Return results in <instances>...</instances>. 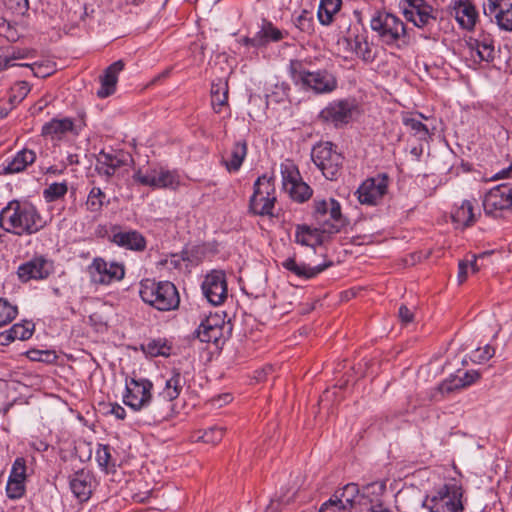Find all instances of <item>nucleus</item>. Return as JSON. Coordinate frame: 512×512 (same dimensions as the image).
<instances>
[{
	"mask_svg": "<svg viewBox=\"0 0 512 512\" xmlns=\"http://www.w3.org/2000/svg\"><path fill=\"white\" fill-rule=\"evenodd\" d=\"M0 225L18 236L32 235L46 226V221L29 202L13 200L0 212Z\"/></svg>",
	"mask_w": 512,
	"mask_h": 512,
	"instance_id": "1",
	"label": "nucleus"
},
{
	"mask_svg": "<svg viewBox=\"0 0 512 512\" xmlns=\"http://www.w3.org/2000/svg\"><path fill=\"white\" fill-rule=\"evenodd\" d=\"M289 72L293 82L304 90H311L315 94H325L337 88V79L327 70L309 71L299 60H292Z\"/></svg>",
	"mask_w": 512,
	"mask_h": 512,
	"instance_id": "2",
	"label": "nucleus"
},
{
	"mask_svg": "<svg viewBox=\"0 0 512 512\" xmlns=\"http://www.w3.org/2000/svg\"><path fill=\"white\" fill-rule=\"evenodd\" d=\"M141 299L159 311L177 309L180 297L176 286L169 281L156 282L146 279L140 284Z\"/></svg>",
	"mask_w": 512,
	"mask_h": 512,
	"instance_id": "3",
	"label": "nucleus"
},
{
	"mask_svg": "<svg viewBox=\"0 0 512 512\" xmlns=\"http://www.w3.org/2000/svg\"><path fill=\"white\" fill-rule=\"evenodd\" d=\"M370 27L377 33L380 41L388 46L407 43L406 26L392 13L377 11L370 20Z\"/></svg>",
	"mask_w": 512,
	"mask_h": 512,
	"instance_id": "4",
	"label": "nucleus"
},
{
	"mask_svg": "<svg viewBox=\"0 0 512 512\" xmlns=\"http://www.w3.org/2000/svg\"><path fill=\"white\" fill-rule=\"evenodd\" d=\"M462 496L461 485L447 483L427 495L422 505L430 512H462Z\"/></svg>",
	"mask_w": 512,
	"mask_h": 512,
	"instance_id": "5",
	"label": "nucleus"
},
{
	"mask_svg": "<svg viewBox=\"0 0 512 512\" xmlns=\"http://www.w3.org/2000/svg\"><path fill=\"white\" fill-rule=\"evenodd\" d=\"M313 207V217L323 233L336 234L348 224L341 212L340 203L334 198L315 199Z\"/></svg>",
	"mask_w": 512,
	"mask_h": 512,
	"instance_id": "6",
	"label": "nucleus"
},
{
	"mask_svg": "<svg viewBox=\"0 0 512 512\" xmlns=\"http://www.w3.org/2000/svg\"><path fill=\"white\" fill-rule=\"evenodd\" d=\"M276 202L274 178L267 175L259 176L253 185V194L249 200L250 211L259 216H274Z\"/></svg>",
	"mask_w": 512,
	"mask_h": 512,
	"instance_id": "7",
	"label": "nucleus"
},
{
	"mask_svg": "<svg viewBox=\"0 0 512 512\" xmlns=\"http://www.w3.org/2000/svg\"><path fill=\"white\" fill-rule=\"evenodd\" d=\"M314 164L322 171L328 180H336L340 174L344 157L337 151V146L332 142H320L311 152Z\"/></svg>",
	"mask_w": 512,
	"mask_h": 512,
	"instance_id": "8",
	"label": "nucleus"
},
{
	"mask_svg": "<svg viewBox=\"0 0 512 512\" xmlns=\"http://www.w3.org/2000/svg\"><path fill=\"white\" fill-rule=\"evenodd\" d=\"M483 209L492 218L512 213V180L492 188L483 199Z\"/></svg>",
	"mask_w": 512,
	"mask_h": 512,
	"instance_id": "9",
	"label": "nucleus"
},
{
	"mask_svg": "<svg viewBox=\"0 0 512 512\" xmlns=\"http://www.w3.org/2000/svg\"><path fill=\"white\" fill-rule=\"evenodd\" d=\"M232 327L230 323H225L224 318L218 314L209 315L203 319L195 330L194 335L201 342L213 343L219 346L231 334Z\"/></svg>",
	"mask_w": 512,
	"mask_h": 512,
	"instance_id": "10",
	"label": "nucleus"
},
{
	"mask_svg": "<svg viewBox=\"0 0 512 512\" xmlns=\"http://www.w3.org/2000/svg\"><path fill=\"white\" fill-rule=\"evenodd\" d=\"M153 384L145 378H131L126 380V390L123 395L125 405L134 411H140L148 407L151 401Z\"/></svg>",
	"mask_w": 512,
	"mask_h": 512,
	"instance_id": "11",
	"label": "nucleus"
},
{
	"mask_svg": "<svg viewBox=\"0 0 512 512\" xmlns=\"http://www.w3.org/2000/svg\"><path fill=\"white\" fill-rule=\"evenodd\" d=\"M403 1L407 4L403 11L405 18L418 28L431 30L437 22L438 10L425 0Z\"/></svg>",
	"mask_w": 512,
	"mask_h": 512,
	"instance_id": "12",
	"label": "nucleus"
},
{
	"mask_svg": "<svg viewBox=\"0 0 512 512\" xmlns=\"http://www.w3.org/2000/svg\"><path fill=\"white\" fill-rule=\"evenodd\" d=\"M133 179L141 185L149 186L153 189H175L179 185L177 173L163 167L148 168L145 172L142 169H138L135 171Z\"/></svg>",
	"mask_w": 512,
	"mask_h": 512,
	"instance_id": "13",
	"label": "nucleus"
},
{
	"mask_svg": "<svg viewBox=\"0 0 512 512\" xmlns=\"http://www.w3.org/2000/svg\"><path fill=\"white\" fill-rule=\"evenodd\" d=\"M357 106L354 100L341 99L330 102L319 114V119L335 128L347 125L352 119Z\"/></svg>",
	"mask_w": 512,
	"mask_h": 512,
	"instance_id": "14",
	"label": "nucleus"
},
{
	"mask_svg": "<svg viewBox=\"0 0 512 512\" xmlns=\"http://www.w3.org/2000/svg\"><path fill=\"white\" fill-rule=\"evenodd\" d=\"M91 281L99 285H108L124 278L125 269L122 264L106 262L103 258H95L88 267Z\"/></svg>",
	"mask_w": 512,
	"mask_h": 512,
	"instance_id": "15",
	"label": "nucleus"
},
{
	"mask_svg": "<svg viewBox=\"0 0 512 512\" xmlns=\"http://www.w3.org/2000/svg\"><path fill=\"white\" fill-rule=\"evenodd\" d=\"M202 291L206 299L213 305H221L227 298L226 274L222 270H212L202 282Z\"/></svg>",
	"mask_w": 512,
	"mask_h": 512,
	"instance_id": "16",
	"label": "nucleus"
},
{
	"mask_svg": "<svg viewBox=\"0 0 512 512\" xmlns=\"http://www.w3.org/2000/svg\"><path fill=\"white\" fill-rule=\"evenodd\" d=\"M281 174L283 187L289 192L293 200L302 203L310 199L313 190L308 184L298 179L299 172L294 166L282 165Z\"/></svg>",
	"mask_w": 512,
	"mask_h": 512,
	"instance_id": "17",
	"label": "nucleus"
},
{
	"mask_svg": "<svg viewBox=\"0 0 512 512\" xmlns=\"http://www.w3.org/2000/svg\"><path fill=\"white\" fill-rule=\"evenodd\" d=\"M388 177L379 174L376 177L366 179L358 188V200L361 204L375 205L386 194Z\"/></svg>",
	"mask_w": 512,
	"mask_h": 512,
	"instance_id": "18",
	"label": "nucleus"
},
{
	"mask_svg": "<svg viewBox=\"0 0 512 512\" xmlns=\"http://www.w3.org/2000/svg\"><path fill=\"white\" fill-rule=\"evenodd\" d=\"M110 241L127 250L142 252L146 249V239L142 233L133 229H123L119 225L111 227Z\"/></svg>",
	"mask_w": 512,
	"mask_h": 512,
	"instance_id": "19",
	"label": "nucleus"
},
{
	"mask_svg": "<svg viewBox=\"0 0 512 512\" xmlns=\"http://www.w3.org/2000/svg\"><path fill=\"white\" fill-rule=\"evenodd\" d=\"M483 13L491 20L494 17L501 29L512 31V0H487Z\"/></svg>",
	"mask_w": 512,
	"mask_h": 512,
	"instance_id": "20",
	"label": "nucleus"
},
{
	"mask_svg": "<svg viewBox=\"0 0 512 512\" xmlns=\"http://www.w3.org/2000/svg\"><path fill=\"white\" fill-rule=\"evenodd\" d=\"M128 160H132L128 153L122 151L106 152L102 150L96 158L95 170L98 174L109 178L115 174L118 168L126 165Z\"/></svg>",
	"mask_w": 512,
	"mask_h": 512,
	"instance_id": "21",
	"label": "nucleus"
},
{
	"mask_svg": "<svg viewBox=\"0 0 512 512\" xmlns=\"http://www.w3.org/2000/svg\"><path fill=\"white\" fill-rule=\"evenodd\" d=\"M52 272V264L44 257H35L18 267V277L23 282L32 279L41 280L47 278Z\"/></svg>",
	"mask_w": 512,
	"mask_h": 512,
	"instance_id": "22",
	"label": "nucleus"
},
{
	"mask_svg": "<svg viewBox=\"0 0 512 512\" xmlns=\"http://www.w3.org/2000/svg\"><path fill=\"white\" fill-rule=\"evenodd\" d=\"M470 49L471 57L479 62L485 61L490 63L494 60L496 55L494 38L487 33H481L476 38H470L467 42Z\"/></svg>",
	"mask_w": 512,
	"mask_h": 512,
	"instance_id": "23",
	"label": "nucleus"
},
{
	"mask_svg": "<svg viewBox=\"0 0 512 512\" xmlns=\"http://www.w3.org/2000/svg\"><path fill=\"white\" fill-rule=\"evenodd\" d=\"M36 56V51L30 48L7 47L0 53V72L12 67L28 68L29 63H19L20 60H30Z\"/></svg>",
	"mask_w": 512,
	"mask_h": 512,
	"instance_id": "24",
	"label": "nucleus"
},
{
	"mask_svg": "<svg viewBox=\"0 0 512 512\" xmlns=\"http://www.w3.org/2000/svg\"><path fill=\"white\" fill-rule=\"evenodd\" d=\"M124 66V62L122 60H118L104 70L103 75L99 77L100 88L96 92L99 98L104 99L115 93L118 75L124 69Z\"/></svg>",
	"mask_w": 512,
	"mask_h": 512,
	"instance_id": "25",
	"label": "nucleus"
},
{
	"mask_svg": "<svg viewBox=\"0 0 512 512\" xmlns=\"http://www.w3.org/2000/svg\"><path fill=\"white\" fill-rule=\"evenodd\" d=\"M93 482L92 473L81 469L70 477V489L79 501H87L92 494Z\"/></svg>",
	"mask_w": 512,
	"mask_h": 512,
	"instance_id": "26",
	"label": "nucleus"
},
{
	"mask_svg": "<svg viewBox=\"0 0 512 512\" xmlns=\"http://www.w3.org/2000/svg\"><path fill=\"white\" fill-rule=\"evenodd\" d=\"M453 13L459 25L466 30H472L478 19V12L472 0H456Z\"/></svg>",
	"mask_w": 512,
	"mask_h": 512,
	"instance_id": "27",
	"label": "nucleus"
},
{
	"mask_svg": "<svg viewBox=\"0 0 512 512\" xmlns=\"http://www.w3.org/2000/svg\"><path fill=\"white\" fill-rule=\"evenodd\" d=\"M331 265H332V262H326V263L319 264L316 266H310L305 263H297L295 258H293V257H289L282 262V266L286 270L293 273L297 277L303 278L306 280L316 277L318 274L323 272L325 269H327Z\"/></svg>",
	"mask_w": 512,
	"mask_h": 512,
	"instance_id": "28",
	"label": "nucleus"
},
{
	"mask_svg": "<svg viewBox=\"0 0 512 512\" xmlns=\"http://www.w3.org/2000/svg\"><path fill=\"white\" fill-rule=\"evenodd\" d=\"M145 409L148 410V416L151 421L157 423L167 420L172 415L174 404L158 394L155 398L151 396V401Z\"/></svg>",
	"mask_w": 512,
	"mask_h": 512,
	"instance_id": "29",
	"label": "nucleus"
},
{
	"mask_svg": "<svg viewBox=\"0 0 512 512\" xmlns=\"http://www.w3.org/2000/svg\"><path fill=\"white\" fill-rule=\"evenodd\" d=\"M36 160V153L30 149H22L18 151L11 160H7V164L3 170L6 174L19 173L24 171L27 166L33 164Z\"/></svg>",
	"mask_w": 512,
	"mask_h": 512,
	"instance_id": "30",
	"label": "nucleus"
},
{
	"mask_svg": "<svg viewBox=\"0 0 512 512\" xmlns=\"http://www.w3.org/2000/svg\"><path fill=\"white\" fill-rule=\"evenodd\" d=\"M185 384V377L181 374L179 370L173 369L171 371V376L168 379H166L165 386L159 393V395H161L162 398L173 402L175 399L179 397Z\"/></svg>",
	"mask_w": 512,
	"mask_h": 512,
	"instance_id": "31",
	"label": "nucleus"
},
{
	"mask_svg": "<svg viewBox=\"0 0 512 512\" xmlns=\"http://www.w3.org/2000/svg\"><path fill=\"white\" fill-rule=\"evenodd\" d=\"M74 130V123L70 118L52 119L42 127L41 134L52 139H61L66 133Z\"/></svg>",
	"mask_w": 512,
	"mask_h": 512,
	"instance_id": "32",
	"label": "nucleus"
},
{
	"mask_svg": "<svg viewBox=\"0 0 512 512\" xmlns=\"http://www.w3.org/2000/svg\"><path fill=\"white\" fill-rule=\"evenodd\" d=\"M247 150L246 140H239L234 143L229 157L222 160V163L229 172H237L241 168L247 155Z\"/></svg>",
	"mask_w": 512,
	"mask_h": 512,
	"instance_id": "33",
	"label": "nucleus"
},
{
	"mask_svg": "<svg viewBox=\"0 0 512 512\" xmlns=\"http://www.w3.org/2000/svg\"><path fill=\"white\" fill-rule=\"evenodd\" d=\"M480 212L474 213V205L470 200H464L462 204L453 212L452 220L463 228L472 226L476 221Z\"/></svg>",
	"mask_w": 512,
	"mask_h": 512,
	"instance_id": "34",
	"label": "nucleus"
},
{
	"mask_svg": "<svg viewBox=\"0 0 512 512\" xmlns=\"http://www.w3.org/2000/svg\"><path fill=\"white\" fill-rule=\"evenodd\" d=\"M349 44L357 57L364 62L370 63L375 59V54L365 33L356 35Z\"/></svg>",
	"mask_w": 512,
	"mask_h": 512,
	"instance_id": "35",
	"label": "nucleus"
},
{
	"mask_svg": "<svg viewBox=\"0 0 512 512\" xmlns=\"http://www.w3.org/2000/svg\"><path fill=\"white\" fill-rule=\"evenodd\" d=\"M402 123L419 141H427L432 135L428 126L412 114H405L402 117Z\"/></svg>",
	"mask_w": 512,
	"mask_h": 512,
	"instance_id": "36",
	"label": "nucleus"
},
{
	"mask_svg": "<svg viewBox=\"0 0 512 512\" xmlns=\"http://www.w3.org/2000/svg\"><path fill=\"white\" fill-rule=\"evenodd\" d=\"M342 5V0H321L318 8V19L324 25H329L333 15L337 13Z\"/></svg>",
	"mask_w": 512,
	"mask_h": 512,
	"instance_id": "37",
	"label": "nucleus"
},
{
	"mask_svg": "<svg viewBox=\"0 0 512 512\" xmlns=\"http://www.w3.org/2000/svg\"><path fill=\"white\" fill-rule=\"evenodd\" d=\"M143 350L146 354L151 357L157 356H169L171 351V346L165 339H153L150 340L145 346H143Z\"/></svg>",
	"mask_w": 512,
	"mask_h": 512,
	"instance_id": "38",
	"label": "nucleus"
},
{
	"mask_svg": "<svg viewBox=\"0 0 512 512\" xmlns=\"http://www.w3.org/2000/svg\"><path fill=\"white\" fill-rule=\"evenodd\" d=\"M337 492L338 499L341 500L342 504L347 508V510L353 508L356 498L359 495L358 485L355 483H349Z\"/></svg>",
	"mask_w": 512,
	"mask_h": 512,
	"instance_id": "39",
	"label": "nucleus"
},
{
	"mask_svg": "<svg viewBox=\"0 0 512 512\" xmlns=\"http://www.w3.org/2000/svg\"><path fill=\"white\" fill-rule=\"evenodd\" d=\"M96 461L100 468L105 471L115 468L116 463L111 455V447L109 445L98 444L96 450Z\"/></svg>",
	"mask_w": 512,
	"mask_h": 512,
	"instance_id": "40",
	"label": "nucleus"
},
{
	"mask_svg": "<svg viewBox=\"0 0 512 512\" xmlns=\"http://www.w3.org/2000/svg\"><path fill=\"white\" fill-rule=\"evenodd\" d=\"M106 199L105 193L99 187H93L87 197L86 208L90 212H99Z\"/></svg>",
	"mask_w": 512,
	"mask_h": 512,
	"instance_id": "41",
	"label": "nucleus"
},
{
	"mask_svg": "<svg viewBox=\"0 0 512 512\" xmlns=\"http://www.w3.org/2000/svg\"><path fill=\"white\" fill-rule=\"evenodd\" d=\"M18 314V308L8 300L0 298V327L12 322Z\"/></svg>",
	"mask_w": 512,
	"mask_h": 512,
	"instance_id": "42",
	"label": "nucleus"
},
{
	"mask_svg": "<svg viewBox=\"0 0 512 512\" xmlns=\"http://www.w3.org/2000/svg\"><path fill=\"white\" fill-rule=\"evenodd\" d=\"M222 88L219 85H212L211 88V103L214 111L216 113H220L221 109L224 105L227 104L228 101V89L224 88L221 92Z\"/></svg>",
	"mask_w": 512,
	"mask_h": 512,
	"instance_id": "43",
	"label": "nucleus"
},
{
	"mask_svg": "<svg viewBox=\"0 0 512 512\" xmlns=\"http://www.w3.org/2000/svg\"><path fill=\"white\" fill-rule=\"evenodd\" d=\"M10 330L15 340L23 341L29 339L32 336L34 331V324L32 322L25 321L23 323L14 324Z\"/></svg>",
	"mask_w": 512,
	"mask_h": 512,
	"instance_id": "44",
	"label": "nucleus"
},
{
	"mask_svg": "<svg viewBox=\"0 0 512 512\" xmlns=\"http://www.w3.org/2000/svg\"><path fill=\"white\" fill-rule=\"evenodd\" d=\"M68 187L65 182L62 183H52L44 190V198L48 202L55 201L61 197H63L67 193Z\"/></svg>",
	"mask_w": 512,
	"mask_h": 512,
	"instance_id": "45",
	"label": "nucleus"
},
{
	"mask_svg": "<svg viewBox=\"0 0 512 512\" xmlns=\"http://www.w3.org/2000/svg\"><path fill=\"white\" fill-rule=\"evenodd\" d=\"M294 24L301 32L310 34L314 29L312 13L307 10H302L295 18Z\"/></svg>",
	"mask_w": 512,
	"mask_h": 512,
	"instance_id": "46",
	"label": "nucleus"
},
{
	"mask_svg": "<svg viewBox=\"0 0 512 512\" xmlns=\"http://www.w3.org/2000/svg\"><path fill=\"white\" fill-rule=\"evenodd\" d=\"M480 377L481 375L477 370L465 371L462 376H457V378L454 379L453 387L458 389L470 386L477 382Z\"/></svg>",
	"mask_w": 512,
	"mask_h": 512,
	"instance_id": "47",
	"label": "nucleus"
},
{
	"mask_svg": "<svg viewBox=\"0 0 512 512\" xmlns=\"http://www.w3.org/2000/svg\"><path fill=\"white\" fill-rule=\"evenodd\" d=\"M31 90V86L26 81H18L11 88L12 94L10 96V102L19 103L28 95Z\"/></svg>",
	"mask_w": 512,
	"mask_h": 512,
	"instance_id": "48",
	"label": "nucleus"
},
{
	"mask_svg": "<svg viewBox=\"0 0 512 512\" xmlns=\"http://www.w3.org/2000/svg\"><path fill=\"white\" fill-rule=\"evenodd\" d=\"M25 481L9 479L6 485L7 496L10 499H19L25 493Z\"/></svg>",
	"mask_w": 512,
	"mask_h": 512,
	"instance_id": "49",
	"label": "nucleus"
},
{
	"mask_svg": "<svg viewBox=\"0 0 512 512\" xmlns=\"http://www.w3.org/2000/svg\"><path fill=\"white\" fill-rule=\"evenodd\" d=\"M262 33H265V37L268 43L270 41L278 42L284 38L282 31L267 20H263Z\"/></svg>",
	"mask_w": 512,
	"mask_h": 512,
	"instance_id": "50",
	"label": "nucleus"
},
{
	"mask_svg": "<svg viewBox=\"0 0 512 512\" xmlns=\"http://www.w3.org/2000/svg\"><path fill=\"white\" fill-rule=\"evenodd\" d=\"M28 68L31 70L32 74L38 78L48 77L54 72V65L50 62H34L32 64H29Z\"/></svg>",
	"mask_w": 512,
	"mask_h": 512,
	"instance_id": "51",
	"label": "nucleus"
},
{
	"mask_svg": "<svg viewBox=\"0 0 512 512\" xmlns=\"http://www.w3.org/2000/svg\"><path fill=\"white\" fill-rule=\"evenodd\" d=\"M9 479L25 481L26 479V460L23 457H17L12 465Z\"/></svg>",
	"mask_w": 512,
	"mask_h": 512,
	"instance_id": "52",
	"label": "nucleus"
},
{
	"mask_svg": "<svg viewBox=\"0 0 512 512\" xmlns=\"http://www.w3.org/2000/svg\"><path fill=\"white\" fill-rule=\"evenodd\" d=\"M347 508L338 499L336 492L329 500L325 501L319 508V512H345Z\"/></svg>",
	"mask_w": 512,
	"mask_h": 512,
	"instance_id": "53",
	"label": "nucleus"
},
{
	"mask_svg": "<svg viewBox=\"0 0 512 512\" xmlns=\"http://www.w3.org/2000/svg\"><path fill=\"white\" fill-rule=\"evenodd\" d=\"M4 5L14 15H24L29 8L28 0H4Z\"/></svg>",
	"mask_w": 512,
	"mask_h": 512,
	"instance_id": "54",
	"label": "nucleus"
},
{
	"mask_svg": "<svg viewBox=\"0 0 512 512\" xmlns=\"http://www.w3.org/2000/svg\"><path fill=\"white\" fill-rule=\"evenodd\" d=\"M495 355V348L489 344L483 348L476 349L472 354V360L476 363H483L491 359Z\"/></svg>",
	"mask_w": 512,
	"mask_h": 512,
	"instance_id": "55",
	"label": "nucleus"
},
{
	"mask_svg": "<svg viewBox=\"0 0 512 512\" xmlns=\"http://www.w3.org/2000/svg\"><path fill=\"white\" fill-rule=\"evenodd\" d=\"M223 435L224 428L215 426L205 430L201 438L205 443L216 444L221 441Z\"/></svg>",
	"mask_w": 512,
	"mask_h": 512,
	"instance_id": "56",
	"label": "nucleus"
},
{
	"mask_svg": "<svg viewBox=\"0 0 512 512\" xmlns=\"http://www.w3.org/2000/svg\"><path fill=\"white\" fill-rule=\"evenodd\" d=\"M51 352L41 350H30L27 352V357L32 361H49Z\"/></svg>",
	"mask_w": 512,
	"mask_h": 512,
	"instance_id": "57",
	"label": "nucleus"
},
{
	"mask_svg": "<svg viewBox=\"0 0 512 512\" xmlns=\"http://www.w3.org/2000/svg\"><path fill=\"white\" fill-rule=\"evenodd\" d=\"M398 314L401 322L404 324H408L413 321L414 314L406 305H401L399 307Z\"/></svg>",
	"mask_w": 512,
	"mask_h": 512,
	"instance_id": "58",
	"label": "nucleus"
},
{
	"mask_svg": "<svg viewBox=\"0 0 512 512\" xmlns=\"http://www.w3.org/2000/svg\"><path fill=\"white\" fill-rule=\"evenodd\" d=\"M253 48H260L268 44L265 33H262V28L253 36Z\"/></svg>",
	"mask_w": 512,
	"mask_h": 512,
	"instance_id": "59",
	"label": "nucleus"
},
{
	"mask_svg": "<svg viewBox=\"0 0 512 512\" xmlns=\"http://www.w3.org/2000/svg\"><path fill=\"white\" fill-rule=\"evenodd\" d=\"M468 262L460 261L458 264V282L462 284L467 279Z\"/></svg>",
	"mask_w": 512,
	"mask_h": 512,
	"instance_id": "60",
	"label": "nucleus"
},
{
	"mask_svg": "<svg viewBox=\"0 0 512 512\" xmlns=\"http://www.w3.org/2000/svg\"><path fill=\"white\" fill-rule=\"evenodd\" d=\"M309 229L303 228L301 231H297L296 233V242L302 245H309Z\"/></svg>",
	"mask_w": 512,
	"mask_h": 512,
	"instance_id": "61",
	"label": "nucleus"
},
{
	"mask_svg": "<svg viewBox=\"0 0 512 512\" xmlns=\"http://www.w3.org/2000/svg\"><path fill=\"white\" fill-rule=\"evenodd\" d=\"M111 414H113L117 419L123 420L126 417L125 409L119 405L118 403H114L111 406Z\"/></svg>",
	"mask_w": 512,
	"mask_h": 512,
	"instance_id": "62",
	"label": "nucleus"
},
{
	"mask_svg": "<svg viewBox=\"0 0 512 512\" xmlns=\"http://www.w3.org/2000/svg\"><path fill=\"white\" fill-rule=\"evenodd\" d=\"M15 340L11 330H6L0 333V345L7 346Z\"/></svg>",
	"mask_w": 512,
	"mask_h": 512,
	"instance_id": "63",
	"label": "nucleus"
},
{
	"mask_svg": "<svg viewBox=\"0 0 512 512\" xmlns=\"http://www.w3.org/2000/svg\"><path fill=\"white\" fill-rule=\"evenodd\" d=\"M491 253L492 252H484V253H481L479 256L473 255V259L470 262H468V266L471 267L473 273L478 272L480 269L479 266L477 265V259L483 258L484 256L489 255Z\"/></svg>",
	"mask_w": 512,
	"mask_h": 512,
	"instance_id": "64",
	"label": "nucleus"
}]
</instances>
